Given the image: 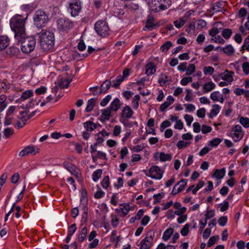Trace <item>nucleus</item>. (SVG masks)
<instances>
[{
	"label": "nucleus",
	"instance_id": "f03ea898",
	"mask_svg": "<svg viewBox=\"0 0 249 249\" xmlns=\"http://www.w3.org/2000/svg\"><path fill=\"white\" fill-rule=\"evenodd\" d=\"M40 38V46L45 51H48L53 48L54 45V36L53 33L42 30L37 33Z\"/></svg>",
	"mask_w": 249,
	"mask_h": 249
},
{
	"label": "nucleus",
	"instance_id": "774afa93",
	"mask_svg": "<svg viewBox=\"0 0 249 249\" xmlns=\"http://www.w3.org/2000/svg\"><path fill=\"white\" fill-rule=\"evenodd\" d=\"M228 221V217L226 216H224L220 217L218 220V224L220 226H224L226 225Z\"/></svg>",
	"mask_w": 249,
	"mask_h": 249
},
{
	"label": "nucleus",
	"instance_id": "2eb2a0df",
	"mask_svg": "<svg viewBox=\"0 0 249 249\" xmlns=\"http://www.w3.org/2000/svg\"><path fill=\"white\" fill-rule=\"evenodd\" d=\"M234 72L231 71L225 70L223 73H221V79L231 83L233 81V75Z\"/></svg>",
	"mask_w": 249,
	"mask_h": 249
},
{
	"label": "nucleus",
	"instance_id": "f257e3e1",
	"mask_svg": "<svg viewBox=\"0 0 249 249\" xmlns=\"http://www.w3.org/2000/svg\"><path fill=\"white\" fill-rule=\"evenodd\" d=\"M27 18H23L20 15H16L10 20L11 29L15 33V38L17 40H20L21 37L25 36V24Z\"/></svg>",
	"mask_w": 249,
	"mask_h": 249
},
{
	"label": "nucleus",
	"instance_id": "bf43d9fd",
	"mask_svg": "<svg viewBox=\"0 0 249 249\" xmlns=\"http://www.w3.org/2000/svg\"><path fill=\"white\" fill-rule=\"evenodd\" d=\"M112 96L111 95H107L104 98H103L100 102V105L102 107H105L111 99Z\"/></svg>",
	"mask_w": 249,
	"mask_h": 249
},
{
	"label": "nucleus",
	"instance_id": "a878e982",
	"mask_svg": "<svg viewBox=\"0 0 249 249\" xmlns=\"http://www.w3.org/2000/svg\"><path fill=\"white\" fill-rule=\"evenodd\" d=\"M174 229L172 228H169L166 229L162 235V239L164 241H167L171 236L173 234Z\"/></svg>",
	"mask_w": 249,
	"mask_h": 249
},
{
	"label": "nucleus",
	"instance_id": "4d7b16f0",
	"mask_svg": "<svg viewBox=\"0 0 249 249\" xmlns=\"http://www.w3.org/2000/svg\"><path fill=\"white\" fill-rule=\"evenodd\" d=\"M101 184L103 188H107L109 185V178L108 176H107L104 177L101 182Z\"/></svg>",
	"mask_w": 249,
	"mask_h": 249
},
{
	"label": "nucleus",
	"instance_id": "8fccbe9b",
	"mask_svg": "<svg viewBox=\"0 0 249 249\" xmlns=\"http://www.w3.org/2000/svg\"><path fill=\"white\" fill-rule=\"evenodd\" d=\"M95 49L92 48L91 46H89L88 48V53H83V54H78L79 56V58H78V60L82 59L87 56H88L89 54H90L93 53L95 51Z\"/></svg>",
	"mask_w": 249,
	"mask_h": 249
},
{
	"label": "nucleus",
	"instance_id": "393cba45",
	"mask_svg": "<svg viewBox=\"0 0 249 249\" xmlns=\"http://www.w3.org/2000/svg\"><path fill=\"white\" fill-rule=\"evenodd\" d=\"M156 71L155 66L152 63H149L146 66V74L149 76L154 74Z\"/></svg>",
	"mask_w": 249,
	"mask_h": 249
},
{
	"label": "nucleus",
	"instance_id": "ddd939ff",
	"mask_svg": "<svg viewBox=\"0 0 249 249\" xmlns=\"http://www.w3.org/2000/svg\"><path fill=\"white\" fill-rule=\"evenodd\" d=\"M133 114L134 111L129 106L125 105V107L122 110L121 118L124 119H128L131 118Z\"/></svg>",
	"mask_w": 249,
	"mask_h": 249
},
{
	"label": "nucleus",
	"instance_id": "13d9d810",
	"mask_svg": "<svg viewBox=\"0 0 249 249\" xmlns=\"http://www.w3.org/2000/svg\"><path fill=\"white\" fill-rule=\"evenodd\" d=\"M157 249H176V247L171 245L166 246L164 243H161L158 246Z\"/></svg>",
	"mask_w": 249,
	"mask_h": 249
},
{
	"label": "nucleus",
	"instance_id": "a18cd8bd",
	"mask_svg": "<svg viewBox=\"0 0 249 249\" xmlns=\"http://www.w3.org/2000/svg\"><path fill=\"white\" fill-rule=\"evenodd\" d=\"M243 135L242 133L232 132L231 134V137L235 142H238L242 138Z\"/></svg>",
	"mask_w": 249,
	"mask_h": 249
},
{
	"label": "nucleus",
	"instance_id": "4be33fe9",
	"mask_svg": "<svg viewBox=\"0 0 249 249\" xmlns=\"http://www.w3.org/2000/svg\"><path fill=\"white\" fill-rule=\"evenodd\" d=\"M221 107L219 105L215 104L212 107V109L209 114V118H213V117L216 116L219 112Z\"/></svg>",
	"mask_w": 249,
	"mask_h": 249
},
{
	"label": "nucleus",
	"instance_id": "de8ad7c7",
	"mask_svg": "<svg viewBox=\"0 0 249 249\" xmlns=\"http://www.w3.org/2000/svg\"><path fill=\"white\" fill-rule=\"evenodd\" d=\"M214 71V68L212 66L205 67L203 68V72L205 75H211Z\"/></svg>",
	"mask_w": 249,
	"mask_h": 249
},
{
	"label": "nucleus",
	"instance_id": "c85d7f7f",
	"mask_svg": "<svg viewBox=\"0 0 249 249\" xmlns=\"http://www.w3.org/2000/svg\"><path fill=\"white\" fill-rule=\"evenodd\" d=\"M6 99L7 96L4 94L0 96V112H2L7 107Z\"/></svg>",
	"mask_w": 249,
	"mask_h": 249
},
{
	"label": "nucleus",
	"instance_id": "39448f33",
	"mask_svg": "<svg viewBox=\"0 0 249 249\" xmlns=\"http://www.w3.org/2000/svg\"><path fill=\"white\" fill-rule=\"evenodd\" d=\"M171 4V0H152L151 6L156 12L168 9Z\"/></svg>",
	"mask_w": 249,
	"mask_h": 249
},
{
	"label": "nucleus",
	"instance_id": "0e129e2a",
	"mask_svg": "<svg viewBox=\"0 0 249 249\" xmlns=\"http://www.w3.org/2000/svg\"><path fill=\"white\" fill-rule=\"evenodd\" d=\"M214 211L213 210H207L205 214V220L207 221L208 219L213 217L214 216Z\"/></svg>",
	"mask_w": 249,
	"mask_h": 249
},
{
	"label": "nucleus",
	"instance_id": "72a5a7b5",
	"mask_svg": "<svg viewBox=\"0 0 249 249\" xmlns=\"http://www.w3.org/2000/svg\"><path fill=\"white\" fill-rule=\"evenodd\" d=\"M143 213L144 211L142 209L139 210L136 215L130 219L129 222L130 223H133L135 222L136 220H138L140 219L142 216L143 215Z\"/></svg>",
	"mask_w": 249,
	"mask_h": 249
},
{
	"label": "nucleus",
	"instance_id": "338daca9",
	"mask_svg": "<svg viewBox=\"0 0 249 249\" xmlns=\"http://www.w3.org/2000/svg\"><path fill=\"white\" fill-rule=\"evenodd\" d=\"M190 144V142H184L182 140L178 141L177 144V146L178 149H181L183 147H187Z\"/></svg>",
	"mask_w": 249,
	"mask_h": 249
},
{
	"label": "nucleus",
	"instance_id": "cd10ccee",
	"mask_svg": "<svg viewBox=\"0 0 249 249\" xmlns=\"http://www.w3.org/2000/svg\"><path fill=\"white\" fill-rule=\"evenodd\" d=\"M87 234V228L84 227L81 230L79 235L77 238V240L79 242H82L85 240Z\"/></svg>",
	"mask_w": 249,
	"mask_h": 249
},
{
	"label": "nucleus",
	"instance_id": "473e14b6",
	"mask_svg": "<svg viewBox=\"0 0 249 249\" xmlns=\"http://www.w3.org/2000/svg\"><path fill=\"white\" fill-rule=\"evenodd\" d=\"M111 111H112L109 108V107L107 108L102 110V116L104 117V120H109Z\"/></svg>",
	"mask_w": 249,
	"mask_h": 249
},
{
	"label": "nucleus",
	"instance_id": "052dcab7",
	"mask_svg": "<svg viewBox=\"0 0 249 249\" xmlns=\"http://www.w3.org/2000/svg\"><path fill=\"white\" fill-rule=\"evenodd\" d=\"M220 93L218 91L213 92L210 95L211 99L213 101H219Z\"/></svg>",
	"mask_w": 249,
	"mask_h": 249
},
{
	"label": "nucleus",
	"instance_id": "37998d69",
	"mask_svg": "<svg viewBox=\"0 0 249 249\" xmlns=\"http://www.w3.org/2000/svg\"><path fill=\"white\" fill-rule=\"evenodd\" d=\"M97 186L98 190L95 193L94 197L96 199H100L105 196V192L99 187Z\"/></svg>",
	"mask_w": 249,
	"mask_h": 249
},
{
	"label": "nucleus",
	"instance_id": "e433bc0d",
	"mask_svg": "<svg viewBox=\"0 0 249 249\" xmlns=\"http://www.w3.org/2000/svg\"><path fill=\"white\" fill-rule=\"evenodd\" d=\"M27 119L25 117H22L19 121H18L15 125V127L17 129L22 127L26 123Z\"/></svg>",
	"mask_w": 249,
	"mask_h": 249
},
{
	"label": "nucleus",
	"instance_id": "412c9836",
	"mask_svg": "<svg viewBox=\"0 0 249 249\" xmlns=\"http://www.w3.org/2000/svg\"><path fill=\"white\" fill-rule=\"evenodd\" d=\"M111 85V82L109 80H105L102 84L100 88V94L105 93L107 91V90L110 88Z\"/></svg>",
	"mask_w": 249,
	"mask_h": 249
},
{
	"label": "nucleus",
	"instance_id": "5fc2aeb1",
	"mask_svg": "<svg viewBox=\"0 0 249 249\" xmlns=\"http://www.w3.org/2000/svg\"><path fill=\"white\" fill-rule=\"evenodd\" d=\"M190 227V224L189 223H187L181 229V230L180 231V233L182 236H185L188 234L189 231V229Z\"/></svg>",
	"mask_w": 249,
	"mask_h": 249
},
{
	"label": "nucleus",
	"instance_id": "7ed1b4c3",
	"mask_svg": "<svg viewBox=\"0 0 249 249\" xmlns=\"http://www.w3.org/2000/svg\"><path fill=\"white\" fill-rule=\"evenodd\" d=\"M18 41L21 42V49L23 53H28L32 52L36 46V41L34 37L30 36L20 38V40Z\"/></svg>",
	"mask_w": 249,
	"mask_h": 249
},
{
	"label": "nucleus",
	"instance_id": "864d4df0",
	"mask_svg": "<svg viewBox=\"0 0 249 249\" xmlns=\"http://www.w3.org/2000/svg\"><path fill=\"white\" fill-rule=\"evenodd\" d=\"M83 211H84V212H83V214L82 215V217H81V225H83V224L85 223L87 221L88 208H85L83 209Z\"/></svg>",
	"mask_w": 249,
	"mask_h": 249
},
{
	"label": "nucleus",
	"instance_id": "b1692460",
	"mask_svg": "<svg viewBox=\"0 0 249 249\" xmlns=\"http://www.w3.org/2000/svg\"><path fill=\"white\" fill-rule=\"evenodd\" d=\"M96 101L97 99L95 98L89 99L87 102V105L85 109V111L86 112H88L91 111L93 108L95 106Z\"/></svg>",
	"mask_w": 249,
	"mask_h": 249
},
{
	"label": "nucleus",
	"instance_id": "680f3d73",
	"mask_svg": "<svg viewBox=\"0 0 249 249\" xmlns=\"http://www.w3.org/2000/svg\"><path fill=\"white\" fill-rule=\"evenodd\" d=\"M186 20L183 19V18H180L179 20H177L174 21V24L177 28H180L181 27L183 26Z\"/></svg>",
	"mask_w": 249,
	"mask_h": 249
},
{
	"label": "nucleus",
	"instance_id": "603ef678",
	"mask_svg": "<svg viewBox=\"0 0 249 249\" xmlns=\"http://www.w3.org/2000/svg\"><path fill=\"white\" fill-rule=\"evenodd\" d=\"M164 196V193L163 192L155 194L153 195V197L155 198V200L153 202L154 204H156L160 201V199Z\"/></svg>",
	"mask_w": 249,
	"mask_h": 249
},
{
	"label": "nucleus",
	"instance_id": "9d476101",
	"mask_svg": "<svg viewBox=\"0 0 249 249\" xmlns=\"http://www.w3.org/2000/svg\"><path fill=\"white\" fill-rule=\"evenodd\" d=\"M69 6L71 10V15L72 17H75L81 10L82 2L79 0H71L70 2Z\"/></svg>",
	"mask_w": 249,
	"mask_h": 249
},
{
	"label": "nucleus",
	"instance_id": "7c9ffc66",
	"mask_svg": "<svg viewBox=\"0 0 249 249\" xmlns=\"http://www.w3.org/2000/svg\"><path fill=\"white\" fill-rule=\"evenodd\" d=\"M222 51L229 56L232 55L234 53V49L233 47L229 44L222 48Z\"/></svg>",
	"mask_w": 249,
	"mask_h": 249
},
{
	"label": "nucleus",
	"instance_id": "aec40b11",
	"mask_svg": "<svg viewBox=\"0 0 249 249\" xmlns=\"http://www.w3.org/2000/svg\"><path fill=\"white\" fill-rule=\"evenodd\" d=\"M159 154L160 160L161 161H169L172 158V156L171 154H165L164 152H160V153L157 152L156 153L154 157L156 158L157 155H158Z\"/></svg>",
	"mask_w": 249,
	"mask_h": 249
},
{
	"label": "nucleus",
	"instance_id": "c9c22d12",
	"mask_svg": "<svg viewBox=\"0 0 249 249\" xmlns=\"http://www.w3.org/2000/svg\"><path fill=\"white\" fill-rule=\"evenodd\" d=\"M63 165L65 168L71 173H73V172H75L76 167L72 163L69 162L65 161L63 163Z\"/></svg>",
	"mask_w": 249,
	"mask_h": 249
},
{
	"label": "nucleus",
	"instance_id": "f3484780",
	"mask_svg": "<svg viewBox=\"0 0 249 249\" xmlns=\"http://www.w3.org/2000/svg\"><path fill=\"white\" fill-rule=\"evenodd\" d=\"M10 39L7 36H0V51L5 49L9 44Z\"/></svg>",
	"mask_w": 249,
	"mask_h": 249
},
{
	"label": "nucleus",
	"instance_id": "a211bd4d",
	"mask_svg": "<svg viewBox=\"0 0 249 249\" xmlns=\"http://www.w3.org/2000/svg\"><path fill=\"white\" fill-rule=\"evenodd\" d=\"M84 127L87 131H92L96 129L98 126H101L99 124H96L91 121H87L83 124Z\"/></svg>",
	"mask_w": 249,
	"mask_h": 249
},
{
	"label": "nucleus",
	"instance_id": "4468645a",
	"mask_svg": "<svg viewBox=\"0 0 249 249\" xmlns=\"http://www.w3.org/2000/svg\"><path fill=\"white\" fill-rule=\"evenodd\" d=\"M123 103L121 102L120 99L118 98H115L111 102L109 107L112 111L116 112L120 109Z\"/></svg>",
	"mask_w": 249,
	"mask_h": 249
},
{
	"label": "nucleus",
	"instance_id": "09e8293b",
	"mask_svg": "<svg viewBox=\"0 0 249 249\" xmlns=\"http://www.w3.org/2000/svg\"><path fill=\"white\" fill-rule=\"evenodd\" d=\"M140 99V96L139 95L137 94L136 95L132 101V105L133 106V107L135 109H137L139 107V101Z\"/></svg>",
	"mask_w": 249,
	"mask_h": 249
},
{
	"label": "nucleus",
	"instance_id": "49530a36",
	"mask_svg": "<svg viewBox=\"0 0 249 249\" xmlns=\"http://www.w3.org/2000/svg\"><path fill=\"white\" fill-rule=\"evenodd\" d=\"M187 181L188 179H182L180 180V181H179L176 184V186H178V185L180 184V186L178 188V189L180 191V192H181L184 189L185 186L186 185Z\"/></svg>",
	"mask_w": 249,
	"mask_h": 249
},
{
	"label": "nucleus",
	"instance_id": "a19ab883",
	"mask_svg": "<svg viewBox=\"0 0 249 249\" xmlns=\"http://www.w3.org/2000/svg\"><path fill=\"white\" fill-rule=\"evenodd\" d=\"M232 34V30L229 28L224 29L222 32V36L225 39H229Z\"/></svg>",
	"mask_w": 249,
	"mask_h": 249
},
{
	"label": "nucleus",
	"instance_id": "423d86ee",
	"mask_svg": "<svg viewBox=\"0 0 249 249\" xmlns=\"http://www.w3.org/2000/svg\"><path fill=\"white\" fill-rule=\"evenodd\" d=\"M94 29L100 36L106 37L109 34V27L107 23L103 20H98L94 24Z\"/></svg>",
	"mask_w": 249,
	"mask_h": 249
},
{
	"label": "nucleus",
	"instance_id": "1a4fd4ad",
	"mask_svg": "<svg viewBox=\"0 0 249 249\" xmlns=\"http://www.w3.org/2000/svg\"><path fill=\"white\" fill-rule=\"evenodd\" d=\"M163 171L159 166L153 165L151 167L148 172H146L145 175L153 179H160L162 178Z\"/></svg>",
	"mask_w": 249,
	"mask_h": 249
},
{
	"label": "nucleus",
	"instance_id": "2f4dec72",
	"mask_svg": "<svg viewBox=\"0 0 249 249\" xmlns=\"http://www.w3.org/2000/svg\"><path fill=\"white\" fill-rule=\"evenodd\" d=\"M225 2L223 1H217L214 3L212 7V10L214 11L215 12H219L220 10L219 9H222L224 7V3Z\"/></svg>",
	"mask_w": 249,
	"mask_h": 249
},
{
	"label": "nucleus",
	"instance_id": "6e6552de",
	"mask_svg": "<svg viewBox=\"0 0 249 249\" xmlns=\"http://www.w3.org/2000/svg\"><path fill=\"white\" fill-rule=\"evenodd\" d=\"M154 236L155 232L153 230H149L145 237L140 243V249H149L152 246Z\"/></svg>",
	"mask_w": 249,
	"mask_h": 249
},
{
	"label": "nucleus",
	"instance_id": "dca6fc26",
	"mask_svg": "<svg viewBox=\"0 0 249 249\" xmlns=\"http://www.w3.org/2000/svg\"><path fill=\"white\" fill-rule=\"evenodd\" d=\"M174 98L171 95L167 97L166 101L162 103L160 107V111H164L168 107H169L174 102Z\"/></svg>",
	"mask_w": 249,
	"mask_h": 249
},
{
	"label": "nucleus",
	"instance_id": "4c0bfd02",
	"mask_svg": "<svg viewBox=\"0 0 249 249\" xmlns=\"http://www.w3.org/2000/svg\"><path fill=\"white\" fill-rule=\"evenodd\" d=\"M102 174V170L101 169H98L94 171L92 175V180L94 182H97L101 178Z\"/></svg>",
	"mask_w": 249,
	"mask_h": 249
},
{
	"label": "nucleus",
	"instance_id": "c756f323",
	"mask_svg": "<svg viewBox=\"0 0 249 249\" xmlns=\"http://www.w3.org/2000/svg\"><path fill=\"white\" fill-rule=\"evenodd\" d=\"M158 82L161 86H165L169 84V78L164 74H161L158 80Z\"/></svg>",
	"mask_w": 249,
	"mask_h": 249
},
{
	"label": "nucleus",
	"instance_id": "f704fd0d",
	"mask_svg": "<svg viewBox=\"0 0 249 249\" xmlns=\"http://www.w3.org/2000/svg\"><path fill=\"white\" fill-rule=\"evenodd\" d=\"M19 53V50L18 48L17 47H14V46L10 47L8 49V50L7 51V52L8 54H9L11 56L18 55V54Z\"/></svg>",
	"mask_w": 249,
	"mask_h": 249
},
{
	"label": "nucleus",
	"instance_id": "5701e85b",
	"mask_svg": "<svg viewBox=\"0 0 249 249\" xmlns=\"http://www.w3.org/2000/svg\"><path fill=\"white\" fill-rule=\"evenodd\" d=\"M226 170L225 168L221 169H216L214 172L213 176L217 179L220 180L222 179L225 175Z\"/></svg>",
	"mask_w": 249,
	"mask_h": 249
},
{
	"label": "nucleus",
	"instance_id": "58836bf2",
	"mask_svg": "<svg viewBox=\"0 0 249 249\" xmlns=\"http://www.w3.org/2000/svg\"><path fill=\"white\" fill-rule=\"evenodd\" d=\"M71 80H69L68 78H63L59 83L60 87L62 89L67 88Z\"/></svg>",
	"mask_w": 249,
	"mask_h": 249
},
{
	"label": "nucleus",
	"instance_id": "3c124183",
	"mask_svg": "<svg viewBox=\"0 0 249 249\" xmlns=\"http://www.w3.org/2000/svg\"><path fill=\"white\" fill-rule=\"evenodd\" d=\"M239 122L245 127H249V118L241 117L239 119Z\"/></svg>",
	"mask_w": 249,
	"mask_h": 249
},
{
	"label": "nucleus",
	"instance_id": "20e7f679",
	"mask_svg": "<svg viewBox=\"0 0 249 249\" xmlns=\"http://www.w3.org/2000/svg\"><path fill=\"white\" fill-rule=\"evenodd\" d=\"M34 20L35 25L38 28H42L49 21V17L44 11L38 10L34 14Z\"/></svg>",
	"mask_w": 249,
	"mask_h": 249
},
{
	"label": "nucleus",
	"instance_id": "79ce46f5",
	"mask_svg": "<svg viewBox=\"0 0 249 249\" xmlns=\"http://www.w3.org/2000/svg\"><path fill=\"white\" fill-rule=\"evenodd\" d=\"M222 139L215 138L209 142V145L212 147H216L222 142Z\"/></svg>",
	"mask_w": 249,
	"mask_h": 249
},
{
	"label": "nucleus",
	"instance_id": "6ab92c4d",
	"mask_svg": "<svg viewBox=\"0 0 249 249\" xmlns=\"http://www.w3.org/2000/svg\"><path fill=\"white\" fill-rule=\"evenodd\" d=\"M33 94L34 93L32 90L29 89L26 90L22 93L20 97L16 101V102L18 103L19 101H25V100H27L30 97L33 96Z\"/></svg>",
	"mask_w": 249,
	"mask_h": 249
},
{
	"label": "nucleus",
	"instance_id": "0eeeda50",
	"mask_svg": "<svg viewBox=\"0 0 249 249\" xmlns=\"http://www.w3.org/2000/svg\"><path fill=\"white\" fill-rule=\"evenodd\" d=\"M73 26V22L66 18H61L57 20V28L60 32H67L72 28Z\"/></svg>",
	"mask_w": 249,
	"mask_h": 249
},
{
	"label": "nucleus",
	"instance_id": "ea45409f",
	"mask_svg": "<svg viewBox=\"0 0 249 249\" xmlns=\"http://www.w3.org/2000/svg\"><path fill=\"white\" fill-rule=\"evenodd\" d=\"M172 46V43L170 41H167L161 46L160 50L162 52H166L170 49Z\"/></svg>",
	"mask_w": 249,
	"mask_h": 249
},
{
	"label": "nucleus",
	"instance_id": "f8f14e48",
	"mask_svg": "<svg viewBox=\"0 0 249 249\" xmlns=\"http://www.w3.org/2000/svg\"><path fill=\"white\" fill-rule=\"evenodd\" d=\"M154 18L151 17L148 18L145 23V25L143 28L144 31H150L156 28H157L159 25L158 23H154Z\"/></svg>",
	"mask_w": 249,
	"mask_h": 249
},
{
	"label": "nucleus",
	"instance_id": "e2e57ef3",
	"mask_svg": "<svg viewBox=\"0 0 249 249\" xmlns=\"http://www.w3.org/2000/svg\"><path fill=\"white\" fill-rule=\"evenodd\" d=\"M207 25V22L203 19H199L196 21V26L197 29H201Z\"/></svg>",
	"mask_w": 249,
	"mask_h": 249
},
{
	"label": "nucleus",
	"instance_id": "9b49d317",
	"mask_svg": "<svg viewBox=\"0 0 249 249\" xmlns=\"http://www.w3.org/2000/svg\"><path fill=\"white\" fill-rule=\"evenodd\" d=\"M39 148H36L35 146L29 145L26 146L19 153V156L20 157H24L29 154L35 155L36 153H39Z\"/></svg>",
	"mask_w": 249,
	"mask_h": 249
},
{
	"label": "nucleus",
	"instance_id": "c03bdc74",
	"mask_svg": "<svg viewBox=\"0 0 249 249\" xmlns=\"http://www.w3.org/2000/svg\"><path fill=\"white\" fill-rule=\"evenodd\" d=\"M121 207L120 208L121 211L123 213V216H125L130 210L129 205L128 204H124L120 205Z\"/></svg>",
	"mask_w": 249,
	"mask_h": 249
},
{
	"label": "nucleus",
	"instance_id": "bb28decb",
	"mask_svg": "<svg viewBox=\"0 0 249 249\" xmlns=\"http://www.w3.org/2000/svg\"><path fill=\"white\" fill-rule=\"evenodd\" d=\"M215 88V85L213 82H209L204 84L203 90L204 93L211 91Z\"/></svg>",
	"mask_w": 249,
	"mask_h": 249
},
{
	"label": "nucleus",
	"instance_id": "69168bd1",
	"mask_svg": "<svg viewBox=\"0 0 249 249\" xmlns=\"http://www.w3.org/2000/svg\"><path fill=\"white\" fill-rule=\"evenodd\" d=\"M229 207V203L227 200H225L223 203L220 204V210L222 212H224L228 210Z\"/></svg>",
	"mask_w": 249,
	"mask_h": 249
},
{
	"label": "nucleus",
	"instance_id": "6e6d98bb",
	"mask_svg": "<svg viewBox=\"0 0 249 249\" xmlns=\"http://www.w3.org/2000/svg\"><path fill=\"white\" fill-rule=\"evenodd\" d=\"M195 70H196V67H195V65L193 64H190L189 66H188V68L187 67V70L186 71V75H191L192 74H193V73H194L195 72Z\"/></svg>",
	"mask_w": 249,
	"mask_h": 249
}]
</instances>
